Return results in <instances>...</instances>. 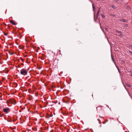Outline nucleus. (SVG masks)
Returning a JSON list of instances; mask_svg holds the SVG:
<instances>
[{
	"mask_svg": "<svg viewBox=\"0 0 132 132\" xmlns=\"http://www.w3.org/2000/svg\"><path fill=\"white\" fill-rule=\"evenodd\" d=\"M116 35H117V36H119L120 37H122V36H123V35H122L121 34V33L119 34H116Z\"/></svg>",
	"mask_w": 132,
	"mask_h": 132,
	"instance_id": "nucleus-5",
	"label": "nucleus"
},
{
	"mask_svg": "<svg viewBox=\"0 0 132 132\" xmlns=\"http://www.w3.org/2000/svg\"><path fill=\"white\" fill-rule=\"evenodd\" d=\"M121 20V21H123L124 22H126L127 21V20L126 19H122Z\"/></svg>",
	"mask_w": 132,
	"mask_h": 132,
	"instance_id": "nucleus-7",
	"label": "nucleus"
},
{
	"mask_svg": "<svg viewBox=\"0 0 132 132\" xmlns=\"http://www.w3.org/2000/svg\"><path fill=\"white\" fill-rule=\"evenodd\" d=\"M98 120L99 121V119H98Z\"/></svg>",
	"mask_w": 132,
	"mask_h": 132,
	"instance_id": "nucleus-24",
	"label": "nucleus"
},
{
	"mask_svg": "<svg viewBox=\"0 0 132 132\" xmlns=\"http://www.w3.org/2000/svg\"><path fill=\"white\" fill-rule=\"evenodd\" d=\"M3 111L6 113L10 111V109L8 108H4L3 110Z\"/></svg>",
	"mask_w": 132,
	"mask_h": 132,
	"instance_id": "nucleus-2",
	"label": "nucleus"
},
{
	"mask_svg": "<svg viewBox=\"0 0 132 132\" xmlns=\"http://www.w3.org/2000/svg\"><path fill=\"white\" fill-rule=\"evenodd\" d=\"M102 17L103 18H104L105 17V16L104 15H102Z\"/></svg>",
	"mask_w": 132,
	"mask_h": 132,
	"instance_id": "nucleus-17",
	"label": "nucleus"
},
{
	"mask_svg": "<svg viewBox=\"0 0 132 132\" xmlns=\"http://www.w3.org/2000/svg\"><path fill=\"white\" fill-rule=\"evenodd\" d=\"M2 116H3V115H0V116L1 117H2Z\"/></svg>",
	"mask_w": 132,
	"mask_h": 132,
	"instance_id": "nucleus-21",
	"label": "nucleus"
},
{
	"mask_svg": "<svg viewBox=\"0 0 132 132\" xmlns=\"http://www.w3.org/2000/svg\"><path fill=\"white\" fill-rule=\"evenodd\" d=\"M10 23L12 24L13 25H16V23L13 22L12 20H11L10 21Z\"/></svg>",
	"mask_w": 132,
	"mask_h": 132,
	"instance_id": "nucleus-3",
	"label": "nucleus"
},
{
	"mask_svg": "<svg viewBox=\"0 0 132 132\" xmlns=\"http://www.w3.org/2000/svg\"><path fill=\"white\" fill-rule=\"evenodd\" d=\"M129 52L131 53L132 55V52L131 51H129Z\"/></svg>",
	"mask_w": 132,
	"mask_h": 132,
	"instance_id": "nucleus-16",
	"label": "nucleus"
},
{
	"mask_svg": "<svg viewBox=\"0 0 132 132\" xmlns=\"http://www.w3.org/2000/svg\"><path fill=\"white\" fill-rule=\"evenodd\" d=\"M117 32L118 33H121V32L120 31H119L118 30H117Z\"/></svg>",
	"mask_w": 132,
	"mask_h": 132,
	"instance_id": "nucleus-15",
	"label": "nucleus"
},
{
	"mask_svg": "<svg viewBox=\"0 0 132 132\" xmlns=\"http://www.w3.org/2000/svg\"><path fill=\"white\" fill-rule=\"evenodd\" d=\"M98 108H100V109H101V108L100 107L98 106L97 107L96 109L97 110H98Z\"/></svg>",
	"mask_w": 132,
	"mask_h": 132,
	"instance_id": "nucleus-9",
	"label": "nucleus"
},
{
	"mask_svg": "<svg viewBox=\"0 0 132 132\" xmlns=\"http://www.w3.org/2000/svg\"><path fill=\"white\" fill-rule=\"evenodd\" d=\"M4 35H5L6 36H7V35H8V33H4Z\"/></svg>",
	"mask_w": 132,
	"mask_h": 132,
	"instance_id": "nucleus-13",
	"label": "nucleus"
},
{
	"mask_svg": "<svg viewBox=\"0 0 132 132\" xmlns=\"http://www.w3.org/2000/svg\"><path fill=\"white\" fill-rule=\"evenodd\" d=\"M99 116V117H100V118H102V117H100V116Z\"/></svg>",
	"mask_w": 132,
	"mask_h": 132,
	"instance_id": "nucleus-20",
	"label": "nucleus"
},
{
	"mask_svg": "<svg viewBox=\"0 0 132 132\" xmlns=\"http://www.w3.org/2000/svg\"><path fill=\"white\" fill-rule=\"evenodd\" d=\"M116 67H117V69H118V71H119V73H120V70H119V68H118V67L116 65Z\"/></svg>",
	"mask_w": 132,
	"mask_h": 132,
	"instance_id": "nucleus-10",
	"label": "nucleus"
},
{
	"mask_svg": "<svg viewBox=\"0 0 132 132\" xmlns=\"http://www.w3.org/2000/svg\"><path fill=\"white\" fill-rule=\"evenodd\" d=\"M112 7L114 9H115V7L113 5L112 6Z\"/></svg>",
	"mask_w": 132,
	"mask_h": 132,
	"instance_id": "nucleus-11",
	"label": "nucleus"
},
{
	"mask_svg": "<svg viewBox=\"0 0 132 132\" xmlns=\"http://www.w3.org/2000/svg\"><path fill=\"white\" fill-rule=\"evenodd\" d=\"M130 76H132V74H131V75H130Z\"/></svg>",
	"mask_w": 132,
	"mask_h": 132,
	"instance_id": "nucleus-22",
	"label": "nucleus"
},
{
	"mask_svg": "<svg viewBox=\"0 0 132 132\" xmlns=\"http://www.w3.org/2000/svg\"><path fill=\"white\" fill-rule=\"evenodd\" d=\"M99 15V14H97H97H96V16H97V17H98V16Z\"/></svg>",
	"mask_w": 132,
	"mask_h": 132,
	"instance_id": "nucleus-18",
	"label": "nucleus"
},
{
	"mask_svg": "<svg viewBox=\"0 0 132 132\" xmlns=\"http://www.w3.org/2000/svg\"><path fill=\"white\" fill-rule=\"evenodd\" d=\"M105 29L107 31L108 30V28L106 27L105 28Z\"/></svg>",
	"mask_w": 132,
	"mask_h": 132,
	"instance_id": "nucleus-14",
	"label": "nucleus"
},
{
	"mask_svg": "<svg viewBox=\"0 0 132 132\" xmlns=\"http://www.w3.org/2000/svg\"><path fill=\"white\" fill-rule=\"evenodd\" d=\"M92 6H93V11L94 12L95 11V6H94V5L93 3H92Z\"/></svg>",
	"mask_w": 132,
	"mask_h": 132,
	"instance_id": "nucleus-6",
	"label": "nucleus"
},
{
	"mask_svg": "<svg viewBox=\"0 0 132 132\" xmlns=\"http://www.w3.org/2000/svg\"><path fill=\"white\" fill-rule=\"evenodd\" d=\"M130 72H131V73H132V71L131 70H130Z\"/></svg>",
	"mask_w": 132,
	"mask_h": 132,
	"instance_id": "nucleus-19",
	"label": "nucleus"
},
{
	"mask_svg": "<svg viewBox=\"0 0 132 132\" xmlns=\"http://www.w3.org/2000/svg\"><path fill=\"white\" fill-rule=\"evenodd\" d=\"M15 102V104L16 103V102Z\"/></svg>",
	"mask_w": 132,
	"mask_h": 132,
	"instance_id": "nucleus-25",
	"label": "nucleus"
},
{
	"mask_svg": "<svg viewBox=\"0 0 132 132\" xmlns=\"http://www.w3.org/2000/svg\"><path fill=\"white\" fill-rule=\"evenodd\" d=\"M99 12H100V9H99V10L97 11V14H99Z\"/></svg>",
	"mask_w": 132,
	"mask_h": 132,
	"instance_id": "nucleus-12",
	"label": "nucleus"
},
{
	"mask_svg": "<svg viewBox=\"0 0 132 132\" xmlns=\"http://www.w3.org/2000/svg\"><path fill=\"white\" fill-rule=\"evenodd\" d=\"M131 47H132V46H131Z\"/></svg>",
	"mask_w": 132,
	"mask_h": 132,
	"instance_id": "nucleus-27",
	"label": "nucleus"
},
{
	"mask_svg": "<svg viewBox=\"0 0 132 132\" xmlns=\"http://www.w3.org/2000/svg\"><path fill=\"white\" fill-rule=\"evenodd\" d=\"M27 71H26L24 69H22L20 70V73L23 76H25L27 73Z\"/></svg>",
	"mask_w": 132,
	"mask_h": 132,
	"instance_id": "nucleus-1",
	"label": "nucleus"
},
{
	"mask_svg": "<svg viewBox=\"0 0 132 132\" xmlns=\"http://www.w3.org/2000/svg\"><path fill=\"white\" fill-rule=\"evenodd\" d=\"M112 52V51H111V53ZM111 58H112V60L113 61V62L116 65V63L114 61V58L112 55V53H111Z\"/></svg>",
	"mask_w": 132,
	"mask_h": 132,
	"instance_id": "nucleus-4",
	"label": "nucleus"
},
{
	"mask_svg": "<svg viewBox=\"0 0 132 132\" xmlns=\"http://www.w3.org/2000/svg\"><path fill=\"white\" fill-rule=\"evenodd\" d=\"M112 16H113V15L112 14L111 15Z\"/></svg>",
	"mask_w": 132,
	"mask_h": 132,
	"instance_id": "nucleus-26",
	"label": "nucleus"
},
{
	"mask_svg": "<svg viewBox=\"0 0 132 132\" xmlns=\"http://www.w3.org/2000/svg\"><path fill=\"white\" fill-rule=\"evenodd\" d=\"M118 1V0H117V1L116 0V2H117V1Z\"/></svg>",
	"mask_w": 132,
	"mask_h": 132,
	"instance_id": "nucleus-23",
	"label": "nucleus"
},
{
	"mask_svg": "<svg viewBox=\"0 0 132 132\" xmlns=\"http://www.w3.org/2000/svg\"><path fill=\"white\" fill-rule=\"evenodd\" d=\"M126 85L127 86H128V87H131V85L129 84H126Z\"/></svg>",
	"mask_w": 132,
	"mask_h": 132,
	"instance_id": "nucleus-8",
	"label": "nucleus"
}]
</instances>
